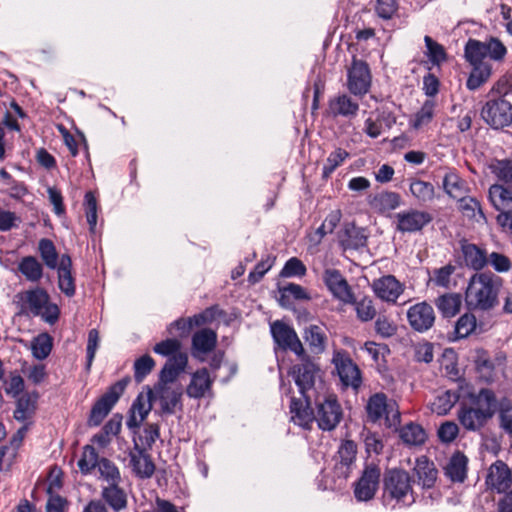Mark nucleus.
Wrapping results in <instances>:
<instances>
[{"label":"nucleus","mask_w":512,"mask_h":512,"mask_svg":"<svg viewBox=\"0 0 512 512\" xmlns=\"http://www.w3.org/2000/svg\"><path fill=\"white\" fill-rule=\"evenodd\" d=\"M338 376L345 387L357 390L362 384L361 372L350 356L344 351H336L332 359Z\"/></svg>","instance_id":"obj_11"},{"label":"nucleus","mask_w":512,"mask_h":512,"mask_svg":"<svg viewBox=\"0 0 512 512\" xmlns=\"http://www.w3.org/2000/svg\"><path fill=\"white\" fill-rule=\"evenodd\" d=\"M18 271L30 282H38L43 277V266L34 256L23 257L18 263Z\"/></svg>","instance_id":"obj_40"},{"label":"nucleus","mask_w":512,"mask_h":512,"mask_svg":"<svg viewBox=\"0 0 512 512\" xmlns=\"http://www.w3.org/2000/svg\"><path fill=\"white\" fill-rule=\"evenodd\" d=\"M473 69L467 80V87L470 90H475L483 85L490 78L492 74V65L489 61H474L473 59H467Z\"/></svg>","instance_id":"obj_36"},{"label":"nucleus","mask_w":512,"mask_h":512,"mask_svg":"<svg viewBox=\"0 0 512 512\" xmlns=\"http://www.w3.org/2000/svg\"><path fill=\"white\" fill-rule=\"evenodd\" d=\"M349 156V152L343 148H337L331 152L322 168V179L327 180L330 178L332 173L341 166Z\"/></svg>","instance_id":"obj_46"},{"label":"nucleus","mask_w":512,"mask_h":512,"mask_svg":"<svg viewBox=\"0 0 512 512\" xmlns=\"http://www.w3.org/2000/svg\"><path fill=\"white\" fill-rule=\"evenodd\" d=\"M155 390L158 393L161 414L172 415L176 408L182 409V392L178 389H170L168 386L156 385Z\"/></svg>","instance_id":"obj_30"},{"label":"nucleus","mask_w":512,"mask_h":512,"mask_svg":"<svg viewBox=\"0 0 512 512\" xmlns=\"http://www.w3.org/2000/svg\"><path fill=\"white\" fill-rule=\"evenodd\" d=\"M424 44L425 59L420 61V65L429 71L434 67H440L447 59L445 47L428 35L424 36Z\"/></svg>","instance_id":"obj_24"},{"label":"nucleus","mask_w":512,"mask_h":512,"mask_svg":"<svg viewBox=\"0 0 512 512\" xmlns=\"http://www.w3.org/2000/svg\"><path fill=\"white\" fill-rule=\"evenodd\" d=\"M370 207L379 212L386 213L400 206L401 196L397 192L382 191L368 197Z\"/></svg>","instance_id":"obj_34"},{"label":"nucleus","mask_w":512,"mask_h":512,"mask_svg":"<svg viewBox=\"0 0 512 512\" xmlns=\"http://www.w3.org/2000/svg\"><path fill=\"white\" fill-rule=\"evenodd\" d=\"M453 384L456 387H450V392L453 390L455 401L469 398L470 402L475 405V408L479 412H482L487 420L490 419L497 411V399L492 390L481 389L478 394H473L470 385L464 380H455L453 381Z\"/></svg>","instance_id":"obj_3"},{"label":"nucleus","mask_w":512,"mask_h":512,"mask_svg":"<svg viewBox=\"0 0 512 512\" xmlns=\"http://www.w3.org/2000/svg\"><path fill=\"white\" fill-rule=\"evenodd\" d=\"M38 400V393L23 394L17 399L16 409L13 417L19 422H25L32 418L36 411V403Z\"/></svg>","instance_id":"obj_39"},{"label":"nucleus","mask_w":512,"mask_h":512,"mask_svg":"<svg viewBox=\"0 0 512 512\" xmlns=\"http://www.w3.org/2000/svg\"><path fill=\"white\" fill-rule=\"evenodd\" d=\"M274 342L283 351H291L296 356L304 355L305 349L294 328L277 320L270 325Z\"/></svg>","instance_id":"obj_9"},{"label":"nucleus","mask_w":512,"mask_h":512,"mask_svg":"<svg viewBox=\"0 0 512 512\" xmlns=\"http://www.w3.org/2000/svg\"><path fill=\"white\" fill-rule=\"evenodd\" d=\"M153 397V392L151 389L148 390L147 398L143 396V394H139L136 399L133 401L130 412L138 414L141 419H146L149 412L152 409L151 400Z\"/></svg>","instance_id":"obj_58"},{"label":"nucleus","mask_w":512,"mask_h":512,"mask_svg":"<svg viewBox=\"0 0 512 512\" xmlns=\"http://www.w3.org/2000/svg\"><path fill=\"white\" fill-rule=\"evenodd\" d=\"M188 364L187 353H178L169 357L159 373L157 385L167 386L177 380L179 375L185 371Z\"/></svg>","instance_id":"obj_23"},{"label":"nucleus","mask_w":512,"mask_h":512,"mask_svg":"<svg viewBox=\"0 0 512 512\" xmlns=\"http://www.w3.org/2000/svg\"><path fill=\"white\" fill-rule=\"evenodd\" d=\"M303 337L312 353L319 355L325 351L327 336L321 326L315 324L307 326Z\"/></svg>","instance_id":"obj_38"},{"label":"nucleus","mask_w":512,"mask_h":512,"mask_svg":"<svg viewBox=\"0 0 512 512\" xmlns=\"http://www.w3.org/2000/svg\"><path fill=\"white\" fill-rule=\"evenodd\" d=\"M414 479L410 474L400 468H392L385 471L383 476V501L388 504L395 501L396 504L410 506L416 501L412 485Z\"/></svg>","instance_id":"obj_2"},{"label":"nucleus","mask_w":512,"mask_h":512,"mask_svg":"<svg viewBox=\"0 0 512 512\" xmlns=\"http://www.w3.org/2000/svg\"><path fill=\"white\" fill-rule=\"evenodd\" d=\"M435 103L432 100H426L420 110L415 113L414 117L410 120V125L414 129H419L424 125L431 122L434 115Z\"/></svg>","instance_id":"obj_51"},{"label":"nucleus","mask_w":512,"mask_h":512,"mask_svg":"<svg viewBox=\"0 0 512 512\" xmlns=\"http://www.w3.org/2000/svg\"><path fill=\"white\" fill-rule=\"evenodd\" d=\"M306 272L307 269L304 263L297 257H291L285 262L280 271V276L284 278L303 277Z\"/></svg>","instance_id":"obj_57"},{"label":"nucleus","mask_w":512,"mask_h":512,"mask_svg":"<svg viewBox=\"0 0 512 512\" xmlns=\"http://www.w3.org/2000/svg\"><path fill=\"white\" fill-rule=\"evenodd\" d=\"M458 418L460 423L468 430H476L484 425L486 417L476 408H462Z\"/></svg>","instance_id":"obj_45"},{"label":"nucleus","mask_w":512,"mask_h":512,"mask_svg":"<svg viewBox=\"0 0 512 512\" xmlns=\"http://www.w3.org/2000/svg\"><path fill=\"white\" fill-rule=\"evenodd\" d=\"M469 193V184L458 175L450 173V198H453L457 203L462 198L470 197Z\"/></svg>","instance_id":"obj_55"},{"label":"nucleus","mask_w":512,"mask_h":512,"mask_svg":"<svg viewBox=\"0 0 512 512\" xmlns=\"http://www.w3.org/2000/svg\"><path fill=\"white\" fill-rule=\"evenodd\" d=\"M410 192L420 203H426L434 198V186L422 180H412Z\"/></svg>","instance_id":"obj_48"},{"label":"nucleus","mask_w":512,"mask_h":512,"mask_svg":"<svg viewBox=\"0 0 512 512\" xmlns=\"http://www.w3.org/2000/svg\"><path fill=\"white\" fill-rule=\"evenodd\" d=\"M507 54V48L497 38H489L485 41L469 40L465 47L467 59L474 61L501 62Z\"/></svg>","instance_id":"obj_6"},{"label":"nucleus","mask_w":512,"mask_h":512,"mask_svg":"<svg viewBox=\"0 0 512 512\" xmlns=\"http://www.w3.org/2000/svg\"><path fill=\"white\" fill-rule=\"evenodd\" d=\"M485 485L488 490L502 494L512 487V471L502 460L492 463L485 477Z\"/></svg>","instance_id":"obj_13"},{"label":"nucleus","mask_w":512,"mask_h":512,"mask_svg":"<svg viewBox=\"0 0 512 512\" xmlns=\"http://www.w3.org/2000/svg\"><path fill=\"white\" fill-rule=\"evenodd\" d=\"M17 297L21 302V312H29L33 316L41 314V310H43V307L47 305L50 300L48 292L41 287L21 292L17 294Z\"/></svg>","instance_id":"obj_20"},{"label":"nucleus","mask_w":512,"mask_h":512,"mask_svg":"<svg viewBox=\"0 0 512 512\" xmlns=\"http://www.w3.org/2000/svg\"><path fill=\"white\" fill-rule=\"evenodd\" d=\"M489 199L500 214H512V190L501 184H493L489 188Z\"/></svg>","instance_id":"obj_33"},{"label":"nucleus","mask_w":512,"mask_h":512,"mask_svg":"<svg viewBox=\"0 0 512 512\" xmlns=\"http://www.w3.org/2000/svg\"><path fill=\"white\" fill-rule=\"evenodd\" d=\"M84 207H85L86 219L89 224L90 231H94L96 224H97L98 205H97L96 197L91 191H88L85 193Z\"/></svg>","instance_id":"obj_61"},{"label":"nucleus","mask_w":512,"mask_h":512,"mask_svg":"<svg viewBox=\"0 0 512 512\" xmlns=\"http://www.w3.org/2000/svg\"><path fill=\"white\" fill-rule=\"evenodd\" d=\"M289 410L291 420L304 429H310L315 420V411L311 407V397L309 395L296 398L291 396Z\"/></svg>","instance_id":"obj_17"},{"label":"nucleus","mask_w":512,"mask_h":512,"mask_svg":"<svg viewBox=\"0 0 512 512\" xmlns=\"http://www.w3.org/2000/svg\"><path fill=\"white\" fill-rule=\"evenodd\" d=\"M413 471L417 477L418 484L424 489H430L434 486L437 479V469L432 461L426 456L416 459Z\"/></svg>","instance_id":"obj_31"},{"label":"nucleus","mask_w":512,"mask_h":512,"mask_svg":"<svg viewBox=\"0 0 512 512\" xmlns=\"http://www.w3.org/2000/svg\"><path fill=\"white\" fill-rule=\"evenodd\" d=\"M502 280L492 272H477L471 276L465 291L470 310L489 311L498 305Z\"/></svg>","instance_id":"obj_1"},{"label":"nucleus","mask_w":512,"mask_h":512,"mask_svg":"<svg viewBox=\"0 0 512 512\" xmlns=\"http://www.w3.org/2000/svg\"><path fill=\"white\" fill-rule=\"evenodd\" d=\"M371 86V73L369 66L362 60L354 59L347 74V87L355 96H364Z\"/></svg>","instance_id":"obj_12"},{"label":"nucleus","mask_w":512,"mask_h":512,"mask_svg":"<svg viewBox=\"0 0 512 512\" xmlns=\"http://www.w3.org/2000/svg\"><path fill=\"white\" fill-rule=\"evenodd\" d=\"M476 327V318L472 314H464L455 324V338H465L470 335Z\"/></svg>","instance_id":"obj_59"},{"label":"nucleus","mask_w":512,"mask_h":512,"mask_svg":"<svg viewBox=\"0 0 512 512\" xmlns=\"http://www.w3.org/2000/svg\"><path fill=\"white\" fill-rule=\"evenodd\" d=\"M100 337L97 329H91L88 332L87 346H86V365L87 372L90 371L92 363L95 358L96 351L99 347Z\"/></svg>","instance_id":"obj_62"},{"label":"nucleus","mask_w":512,"mask_h":512,"mask_svg":"<svg viewBox=\"0 0 512 512\" xmlns=\"http://www.w3.org/2000/svg\"><path fill=\"white\" fill-rule=\"evenodd\" d=\"M468 458L456 452L450 458V481L462 483L467 477Z\"/></svg>","instance_id":"obj_43"},{"label":"nucleus","mask_w":512,"mask_h":512,"mask_svg":"<svg viewBox=\"0 0 512 512\" xmlns=\"http://www.w3.org/2000/svg\"><path fill=\"white\" fill-rule=\"evenodd\" d=\"M297 357L301 363L292 367V375L299 393L301 396H305L314 388L316 375L320 369L306 352H304V355Z\"/></svg>","instance_id":"obj_10"},{"label":"nucleus","mask_w":512,"mask_h":512,"mask_svg":"<svg viewBox=\"0 0 512 512\" xmlns=\"http://www.w3.org/2000/svg\"><path fill=\"white\" fill-rule=\"evenodd\" d=\"M128 383V378H122L109 386L107 391L94 403L90 410L87 420L89 427H97L102 423L124 393Z\"/></svg>","instance_id":"obj_4"},{"label":"nucleus","mask_w":512,"mask_h":512,"mask_svg":"<svg viewBox=\"0 0 512 512\" xmlns=\"http://www.w3.org/2000/svg\"><path fill=\"white\" fill-rule=\"evenodd\" d=\"M343 417L342 407L333 394L315 400V422L322 431L334 430Z\"/></svg>","instance_id":"obj_5"},{"label":"nucleus","mask_w":512,"mask_h":512,"mask_svg":"<svg viewBox=\"0 0 512 512\" xmlns=\"http://www.w3.org/2000/svg\"><path fill=\"white\" fill-rule=\"evenodd\" d=\"M489 169L498 180L506 184H512V160H493L489 164Z\"/></svg>","instance_id":"obj_47"},{"label":"nucleus","mask_w":512,"mask_h":512,"mask_svg":"<svg viewBox=\"0 0 512 512\" xmlns=\"http://www.w3.org/2000/svg\"><path fill=\"white\" fill-rule=\"evenodd\" d=\"M407 319L414 331L424 333L434 325V309L425 301L416 303L407 310Z\"/></svg>","instance_id":"obj_15"},{"label":"nucleus","mask_w":512,"mask_h":512,"mask_svg":"<svg viewBox=\"0 0 512 512\" xmlns=\"http://www.w3.org/2000/svg\"><path fill=\"white\" fill-rule=\"evenodd\" d=\"M155 366L154 359L148 355L145 354L134 362V379L137 383H141L147 375L151 373Z\"/></svg>","instance_id":"obj_54"},{"label":"nucleus","mask_w":512,"mask_h":512,"mask_svg":"<svg viewBox=\"0 0 512 512\" xmlns=\"http://www.w3.org/2000/svg\"><path fill=\"white\" fill-rule=\"evenodd\" d=\"M52 337L43 333L37 336L32 342V353L38 360L46 359L51 353L53 343Z\"/></svg>","instance_id":"obj_50"},{"label":"nucleus","mask_w":512,"mask_h":512,"mask_svg":"<svg viewBox=\"0 0 512 512\" xmlns=\"http://www.w3.org/2000/svg\"><path fill=\"white\" fill-rule=\"evenodd\" d=\"M339 242L344 249L358 250L367 244V235L363 228L357 227L354 223H347L339 232Z\"/></svg>","instance_id":"obj_29"},{"label":"nucleus","mask_w":512,"mask_h":512,"mask_svg":"<svg viewBox=\"0 0 512 512\" xmlns=\"http://www.w3.org/2000/svg\"><path fill=\"white\" fill-rule=\"evenodd\" d=\"M396 229L401 233H415L421 231L432 221L428 212L410 209L395 215Z\"/></svg>","instance_id":"obj_16"},{"label":"nucleus","mask_w":512,"mask_h":512,"mask_svg":"<svg viewBox=\"0 0 512 512\" xmlns=\"http://www.w3.org/2000/svg\"><path fill=\"white\" fill-rule=\"evenodd\" d=\"M461 250L465 264L473 270L480 271L487 265L488 258L486 251L475 244L463 242Z\"/></svg>","instance_id":"obj_35"},{"label":"nucleus","mask_w":512,"mask_h":512,"mask_svg":"<svg viewBox=\"0 0 512 512\" xmlns=\"http://www.w3.org/2000/svg\"><path fill=\"white\" fill-rule=\"evenodd\" d=\"M357 454V445L352 440H345L337 451L338 460L334 465V475L339 479L346 480L352 470Z\"/></svg>","instance_id":"obj_19"},{"label":"nucleus","mask_w":512,"mask_h":512,"mask_svg":"<svg viewBox=\"0 0 512 512\" xmlns=\"http://www.w3.org/2000/svg\"><path fill=\"white\" fill-rule=\"evenodd\" d=\"M153 351L161 356L172 357L181 352V342L177 338H168L157 343L153 347Z\"/></svg>","instance_id":"obj_60"},{"label":"nucleus","mask_w":512,"mask_h":512,"mask_svg":"<svg viewBox=\"0 0 512 512\" xmlns=\"http://www.w3.org/2000/svg\"><path fill=\"white\" fill-rule=\"evenodd\" d=\"M99 461L96 449L91 445H86L78 461V467L83 474H89L94 468L98 467Z\"/></svg>","instance_id":"obj_49"},{"label":"nucleus","mask_w":512,"mask_h":512,"mask_svg":"<svg viewBox=\"0 0 512 512\" xmlns=\"http://www.w3.org/2000/svg\"><path fill=\"white\" fill-rule=\"evenodd\" d=\"M372 288L377 297L387 302H396L402 293V287L393 275H386L375 280Z\"/></svg>","instance_id":"obj_28"},{"label":"nucleus","mask_w":512,"mask_h":512,"mask_svg":"<svg viewBox=\"0 0 512 512\" xmlns=\"http://www.w3.org/2000/svg\"><path fill=\"white\" fill-rule=\"evenodd\" d=\"M38 251L47 268L54 270L59 267L60 257L52 240L48 238L40 239Z\"/></svg>","instance_id":"obj_41"},{"label":"nucleus","mask_w":512,"mask_h":512,"mask_svg":"<svg viewBox=\"0 0 512 512\" xmlns=\"http://www.w3.org/2000/svg\"><path fill=\"white\" fill-rule=\"evenodd\" d=\"M475 364L479 372L485 373L487 378H491L496 370L492 358L487 351L479 349L476 351Z\"/></svg>","instance_id":"obj_63"},{"label":"nucleus","mask_w":512,"mask_h":512,"mask_svg":"<svg viewBox=\"0 0 512 512\" xmlns=\"http://www.w3.org/2000/svg\"><path fill=\"white\" fill-rule=\"evenodd\" d=\"M58 274V288L67 297L71 298L76 293L75 278L72 275V259L68 254L60 256Z\"/></svg>","instance_id":"obj_26"},{"label":"nucleus","mask_w":512,"mask_h":512,"mask_svg":"<svg viewBox=\"0 0 512 512\" xmlns=\"http://www.w3.org/2000/svg\"><path fill=\"white\" fill-rule=\"evenodd\" d=\"M275 257L266 255L259 263L256 264L254 269L248 275V281L251 284H256L261 281L264 275L273 267Z\"/></svg>","instance_id":"obj_56"},{"label":"nucleus","mask_w":512,"mask_h":512,"mask_svg":"<svg viewBox=\"0 0 512 512\" xmlns=\"http://www.w3.org/2000/svg\"><path fill=\"white\" fill-rule=\"evenodd\" d=\"M100 478L107 482V485L121 484L122 477L117 465L108 458H100L98 464Z\"/></svg>","instance_id":"obj_44"},{"label":"nucleus","mask_w":512,"mask_h":512,"mask_svg":"<svg viewBox=\"0 0 512 512\" xmlns=\"http://www.w3.org/2000/svg\"><path fill=\"white\" fill-rule=\"evenodd\" d=\"M130 465L135 475L141 479L150 478L155 472V464L145 448H140L137 439L133 438V450L129 453Z\"/></svg>","instance_id":"obj_18"},{"label":"nucleus","mask_w":512,"mask_h":512,"mask_svg":"<svg viewBox=\"0 0 512 512\" xmlns=\"http://www.w3.org/2000/svg\"><path fill=\"white\" fill-rule=\"evenodd\" d=\"M456 209L461 214L464 221L471 223H485L486 217L483 213L479 201L470 196L462 198L456 203Z\"/></svg>","instance_id":"obj_32"},{"label":"nucleus","mask_w":512,"mask_h":512,"mask_svg":"<svg viewBox=\"0 0 512 512\" xmlns=\"http://www.w3.org/2000/svg\"><path fill=\"white\" fill-rule=\"evenodd\" d=\"M216 375L210 376L207 368L197 369L191 374L190 383L186 387V394L189 398L201 399L211 392Z\"/></svg>","instance_id":"obj_21"},{"label":"nucleus","mask_w":512,"mask_h":512,"mask_svg":"<svg viewBox=\"0 0 512 512\" xmlns=\"http://www.w3.org/2000/svg\"><path fill=\"white\" fill-rule=\"evenodd\" d=\"M160 437V425L158 423H147L143 429V434L139 435L138 443L140 448L145 451L151 450L154 443Z\"/></svg>","instance_id":"obj_52"},{"label":"nucleus","mask_w":512,"mask_h":512,"mask_svg":"<svg viewBox=\"0 0 512 512\" xmlns=\"http://www.w3.org/2000/svg\"><path fill=\"white\" fill-rule=\"evenodd\" d=\"M359 104L347 94H338L329 99L328 114L332 118L353 119L357 116Z\"/></svg>","instance_id":"obj_22"},{"label":"nucleus","mask_w":512,"mask_h":512,"mask_svg":"<svg viewBox=\"0 0 512 512\" xmlns=\"http://www.w3.org/2000/svg\"><path fill=\"white\" fill-rule=\"evenodd\" d=\"M481 117L494 129L508 127L512 124V104L502 97L491 99L483 106Z\"/></svg>","instance_id":"obj_7"},{"label":"nucleus","mask_w":512,"mask_h":512,"mask_svg":"<svg viewBox=\"0 0 512 512\" xmlns=\"http://www.w3.org/2000/svg\"><path fill=\"white\" fill-rule=\"evenodd\" d=\"M100 496V500L113 512H121L128 506L127 493L120 484L102 486Z\"/></svg>","instance_id":"obj_27"},{"label":"nucleus","mask_w":512,"mask_h":512,"mask_svg":"<svg viewBox=\"0 0 512 512\" xmlns=\"http://www.w3.org/2000/svg\"><path fill=\"white\" fill-rule=\"evenodd\" d=\"M398 10L397 0H376L375 12L383 20H390Z\"/></svg>","instance_id":"obj_64"},{"label":"nucleus","mask_w":512,"mask_h":512,"mask_svg":"<svg viewBox=\"0 0 512 512\" xmlns=\"http://www.w3.org/2000/svg\"><path fill=\"white\" fill-rule=\"evenodd\" d=\"M393 403L388 401L386 394L375 393L370 396L366 405L368 420L372 423H377L386 413L387 409H391Z\"/></svg>","instance_id":"obj_37"},{"label":"nucleus","mask_w":512,"mask_h":512,"mask_svg":"<svg viewBox=\"0 0 512 512\" xmlns=\"http://www.w3.org/2000/svg\"><path fill=\"white\" fill-rule=\"evenodd\" d=\"M381 471L377 465L365 466L360 478L353 484L354 497L358 502L372 500L379 487Z\"/></svg>","instance_id":"obj_8"},{"label":"nucleus","mask_w":512,"mask_h":512,"mask_svg":"<svg viewBox=\"0 0 512 512\" xmlns=\"http://www.w3.org/2000/svg\"><path fill=\"white\" fill-rule=\"evenodd\" d=\"M281 293L280 303L286 306L289 302V297L292 296L296 300H309L310 296L306 290L299 284L289 283L288 285L279 288Z\"/></svg>","instance_id":"obj_53"},{"label":"nucleus","mask_w":512,"mask_h":512,"mask_svg":"<svg viewBox=\"0 0 512 512\" xmlns=\"http://www.w3.org/2000/svg\"><path fill=\"white\" fill-rule=\"evenodd\" d=\"M322 279L334 298L346 304L355 302V296L350 285L338 269H326Z\"/></svg>","instance_id":"obj_14"},{"label":"nucleus","mask_w":512,"mask_h":512,"mask_svg":"<svg viewBox=\"0 0 512 512\" xmlns=\"http://www.w3.org/2000/svg\"><path fill=\"white\" fill-rule=\"evenodd\" d=\"M400 438L408 445L419 446L424 444L427 434L421 425L409 423L400 430Z\"/></svg>","instance_id":"obj_42"},{"label":"nucleus","mask_w":512,"mask_h":512,"mask_svg":"<svg viewBox=\"0 0 512 512\" xmlns=\"http://www.w3.org/2000/svg\"><path fill=\"white\" fill-rule=\"evenodd\" d=\"M217 345V333L209 328H203L192 336V354L200 361H204L201 354L212 352Z\"/></svg>","instance_id":"obj_25"}]
</instances>
